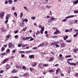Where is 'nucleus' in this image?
Listing matches in <instances>:
<instances>
[{
	"label": "nucleus",
	"instance_id": "obj_2",
	"mask_svg": "<svg viewBox=\"0 0 78 78\" xmlns=\"http://www.w3.org/2000/svg\"><path fill=\"white\" fill-rule=\"evenodd\" d=\"M5 12H0V18L2 19L5 16Z\"/></svg>",
	"mask_w": 78,
	"mask_h": 78
},
{
	"label": "nucleus",
	"instance_id": "obj_19",
	"mask_svg": "<svg viewBox=\"0 0 78 78\" xmlns=\"http://www.w3.org/2000/svg\"><path fill=\"white\" fill-rule=\"evenodd\" d=\"M1 55H2V56H4V55H5V56H6L7 55V53H6V52H5L2 53Z\"/></svg>",
	"mask_w": 78,
	"mask_h": 78
},
{
	"label": "nucleus",
	"instance_id": "obj_15",
	"mask_svg": "<svg viewBox=\"0 0 78 78\" xmlns=\"http://www.w3.org/2000/svg\"><path fill=\"white\" fill-rule=\"evenodd\" d=\"M13 1L12 0H8V2L9 3V4H12V3Z\"/></svg>",
	"mask_w": 78,
	"mask_h": 78
},
{
	"label": "nucleus",
	"instance_id": "obj_43",
	"mask_svg": "<svg viewBox=\"0 0 78 78\" xmlns=\"http://www.w3.org/2000/svg\"><path fill=\"white\" fill-rule=\"evenodd\" d=\"M37 49V47H36L35 48H33L32 49L33 50H36Z\"/></svg>",
	"mask_w": 78,
	"mask_h": 78
},
{
	"label": "nucleus",
	"instance_id": "obj_56",
	"mask_svg": "<svg viewBox=\"0 0 78 78\" xmlns=\"http://www.w3.org/2000/svg\"><path fill=\"white\" fill-rule=\"evenodd\" d=\"M3 72H4V71L3 70H1L0 71V73H3Z\"/></svg>",
	"mask_w": 78,
	"mask_h": 78
},
{
	"label": "nucleus",
	"instance_id": "obj_46",
	"mask_svg": "<svg viewBox=\"0 0 78 78\" xmlns=\"http://www.w3.org/2000/svg\"><path fill=\"white\" fill-rule=\"evenodd\" d=\"M22 25H21V27H23L24 26L23 23H22Z\"/></svg>",
	"mask_w": 78,
	"mask_h": 78
},
{
	"label": "nucleus",
	"instance_id": "obj_60",
	"mask_svg": "<svg viewBox=\"0 0 78 78\" xmlns=\"http://www.w3.org/2000/svg\"><path fill=\"white\" fill-rule=\"evenodd\" d=\"M24 8L26 10H28V9H27V8L26 7H24Z\"/></svg>",
	"mask_w": 78,
	"mask_h": 78
},
{
	"label": "nucleus",
	"instance_id": "obj_22",
	"mask_svg": "<svg viewBox=\"0 0 78 78\" xmlns=\"http://www.w3.org/2000/svg\"><path fill=\"white\" fill-rule=\"evenodd\" d=\"M67 38H68V36L67 35H66V37H63V39L65 41H66L67 39Z\"/></svg>",
	"mask_w": 78,
	"mask_h": 78
},
{
	"label": "nucleus",
	"instance_id": "obj_16",
	"mask_svg": "<svg viewBox=\"0 0 78 78\" xmlns=\"http://www.w3.org/2000/svg\"><path fill=\"white\" fill-rule=\"evenodd\" d=\"M53 60H54V58H53V57H51L49 60V62H51L52 61H53Z\"/></svg>",
	"mask_w": 78,
	"mask_h": 78
},
{
	"label": "nucleus",
	"instance_id": "obj_5",
	"mask_svg": "<svg viewBox=\"0 0 78 78\" xmlns=\"http://www.w3.org/2000/svg\"><path fill=\"white\" fill-rule=\"evenodd\" d=\"M8 60H9V58H6L5 59H4L3 61L2 62V63L3 64H5V62H7V61H8Z\"/></svg>",
	"mask_w": 78,
	"mask_h": 78
},
{
	"label": "nucleus",
	"instance_id": "obj_55",
	"mask_svg": "<svg viewBox=\"0 0 78 78\" xmlns=\"http://www.w3.org/2000/svg\"><path fill=\"white\" fill-rule=\"evenodd\" d=\"M56 46V48H58V47H59V45H58L57 44H55V45Z\"/></svg>",
	"mask_w": 78,
	"mask_h": 78
},
{
	"label": "nucleus",
	"instance_id": "obj_8",
	"mask_svg": "<svg viewBox=\"0 0 78 78\" xmlns=\"http://www.w3.org/2000/svg\"><path fill=\"white\" fill-rule=\"evenodd\" d=\"M17 70L15 69H13L12 71V72L13 73H17Z\"/></svg>",
	"mask_w": 78,
	"mask_h": 78
},
{
	"label": "nucleus",
	"instance_id": "obj_21",
	"mask_svg": "<svg viewBox=\"0 0 78 78\" xmlns=\"http://www.w3.org/2000/svg\"><path fill=\"white\" fill-rule=\"evenodd\" d=\"M22 69L23 70H25L27 69V67H26V66H23Z\"/></svg>",
	"mask_w": 78,
	"mask_h": 78
},
{
	"label": "nucleus",
	"instance_id": "obj_35",
	"mask_svg": "<svg viewBox=\"0 0 78 78\" xmlns=\"http://www.w3.org/2000/svg\"><path fill=\"white\" fill-rule=\"evenodd\" d=\"M22 46V44H19L18 45V46L19 47H20Z\"/></svg>",
	"mask_w": 78,
	"mask_h": 78
},
{
	"label": "nucleus",
	"instance_id": "obj_61",
	"mask_svg": "<svg viewBox=\"0 0 78 78\" xmlns=\"http://www.w3.org/2000/svg\"><path fill=\"white\" fill-rule=\"evenodd\" d=\"M25 56V55L23 54H22L21 55V57L22 58H23V57Z\"/></svg>",
	"mask_w": 78,
	"mask_h": 78
},
{
	"label": "nucleus",
	"instance_id": "obj_34",
	"mask_svg": "<svg viewBox=\"0 0 78 78\" xmlns=\"http://www.w3.org/2000/svg\"><path fill=\"white\" fill-rule=\"evenodd\" d=\"M65 32H66V33H67L68 32H69V30L66 29L65 30Z\"/></svg>",
	"mask_w": 78,
	"mask_h": 78
},
{
	"label": "nucleus",
	"instance_id": "obj_3",
	"mask_svg": "<svg viewBox=\"0 0 78 78\" xmlns=\"http://www.w3.org/2000/svg\"><path fill=\"white\" fill-rule=\"evenodd\" d=\"M15 46L12 43L9 42V48H11V47H12L13 48V47H14Z\"/></svg>",
	"mask_w": 78,
	"mask_h": 78
},
{
	"label": "nucleus",
	"instance_id": "obj_11",
	"mask_svg": "<svg viewBox=\"0 0 78 78\" xmlns=\"http://www.w3.org/2000/svg\"><path fill=\"white\" fill-rule=\"evenodd\" d=\"M44 43H43L41 44H40L38 46V47H42L43 46H44Z\"/></svg>",
	"mask_w": 78,
	"mask_h": 78
},
{
	"label": "nucleus",
	"instance_id": "obj_49",
	"mask_svg": "<svg viewBox=\"0 0 78 78\" xmlns=\"http://www.w3.org/2000/svg\"><path fill=\"white\" fill-rule=\"evenodd\" d=\"M8 0H6L5 2V5H6V4H8Z\"/></svg>",
	"mask_w": 78,
	"mask_h": 78
},
{
	"label": "nucleus",
	"instance_id": "obj_58",
	"mask_svg": "<svg viewBox=\"0 0 78 78\" xmlns=\"http://www.w3.org/2000/svg\"><path fill=\"white\" fill-rule=\"evenodd\" d=\"M23 41H26V38H25V37H23Z\"/></svg>",
	"mask_w": 78,
	"mask_h": 78
},
{
	"label": "nucleus",
	"instance_id": "obj_52",
	"mask_svg": "<svg viewBox=\"0 0 78 78\" xmlns=\"http://www.w3.org/2000/svg\"><path fill=\"white\" fill-rule=\"evenodd\" d=\"M20 53H24V51H19Z\"/></svg>",
	"mask_w": 78,
	"mask_h": 78
},
{
	"label": "nucleus",
	"instance_id": "obj_20",
	"mask_svg": "<svg viewBox=\"0 0 78 78\" xmlns=\"http://www.w3.org/2000/svg\"><path fill=\"white\" fill-rule=\"evenodd\" d=\"M16 67V68L17 69H19V68L20 67V68H21V66H19L18 65H16L15 66Z\"/></svg>",
	"mask_w": 78,
	"mask_h": 78
},
{
	"label": "nucleus",
	"instance_id": "obj_31",
	"mask_svg": "<svg viewBox=\"0 0 78 78\" xmlns=\"http://www.w3.org/2000/svg\"><path fill=\"white\" fill-rule=\"evenodd\" d=\"M51 20H55V18L53 17H51Z\"/></svg>",
	"mask_w": 78,
	"mask_h": 78
},
{
	"label": "nucleus",
	"instance_id": "obj_36",
	"mask_svg": "<svg viewBox=\"0 0 78 78\" xmlns=\"http://www.w3.org/2000/svg\"><path fill=\"white\" fill-rule=\"evenodd\" d=\"M1 50L2 51H3L5 50V48L3 47L2 48H1Z\"/></svg>",
	"mask_w": 78,
	"mask_h": 78
},
{
	"label": "nucleus",
	"instance_id": "obj_40",
	"mask_svg": "<svg viewBox=\"0 0 78 78\" xmlns=\"http://www.w3.org/2000/svg\"><path fill=\"white\" fill-rule=\"evenodd\" d=\"M71 57V56L70 55H69L68 56H65V58H70Z\"/></svg>",
	"mask_w": 78,
	"mask_h": 78
},
{
	"label": "nucleus",
	"instance_id": "obj_33",
	"mask_svg": "<svg viewBox=\"0 0 78 78\" xmlns=\"http://www.w3.org/2000/svg\"><path fill=\"white\" fill-rule=\"evenodd\" d=\"M9 51H10V50L9 49H7L6 51V53H9Z\"/></svg>",
	"mask_w": 78,
	"mask_h": 78
},
{
	"label": "nucleus",
	"instance_id": "obj_54",
	"mask_svg": "<svg viewBox=\"0 0 78 78\" xmlns=\"http://www.w3.org/2000/svg\"><path fill=\"white\" fill-rule=\"evenodd\" d=\"M67 20V19H64L63 20H62V22H66Z\"/></svg>",
	"mask_w": 78,
	"mask_h": 78
},
{
	"label": "nucleus",
	"instance_id": "obj_57",
	"mask_svg": "<svg viewBox=\"0 0 78 78\" xmlns=\"http://www.w3.org/2000/svg\"><path fill=\"white\" fill-rule=\"evenodd\" d=\"M46 44H45V46H47L48 45V42H46Z\"/></svg>",
	"mask_w": 78,
	"mask_h": 78
},
{
	"label": "nucleus",
	"instance_id": "obj_1",
	"mask_svg": "<svg viewBox=\"0 0 78 78\" xmlns=\"http://www.w3.org/2000/svg\"><path fill=\"white\" fill-rule=\"evenodd\" d=\"M10 17V14H7L6 15L5 19L6 21H5V23H7L8 22V18Z\"/></svg>",
	"mask_w": 78,
	"mask_h": 78
},
{
	"label": "nucleus",
	"instance_id": "obj_50",
	"mask_svg": "<svg viewBox=\"0 0 78 78\" xmlns=\"http://www.w3.org/2000/svg\"><path fill=\"white\" fill-rule=\"evenodd\" d=\"M69 16V18H72L74 17V16L73 15H70V16Z\"/></svg>",
	"mask_w": 78,
	"mask_h": 78
},
{
	"label": "nucleus",
	"instance_id": "obj_42",
	"mask_svg": "<svg viewBox=\"0 0 78 78\" xmlns=\"http://www.w3.org/2000/svg\"><path fill=\"white\" fill-rule=\"evenodd\" d=\"M51 22H52V21H51L50 19L48 20V23H51Z\"/></svg>",
	"mask_w": 78,
	"mask_h": 78
},
{
	"label": "nucleus",
	"instance_id": "obj_63",
	"mask_svg": "<svg viewBox=\"0 0 78 78\" xmlns=\"http://www.w3.org/2000/svg\"><path fill=\"white\" fill-rule=\"evenodd\" d=\"M12 9H13V10H14H14H15V7H13L12 8Z\"/></svg>",
	"mask_w": 78,
	"mask_h": 78
},
{
	"label": "nucleus",
	"instance_id": "obj_30",
	"mask_svg": "<svg viewBox=\"0 0 78 78\" xmlns=\"http://www.w3.org/2000/svg\"><path fill=\"white\" fill-rule=\"evenodd\" d=\"M44 67H47L48 66V64H44L43 65Z\"/></svg>",
	"mask_w": 78,
	"mask_h": 78
},
{
	"label": "nucleus",
	"instance_id": "obj_17",
	"mask_svg": "<svg viewBox=\"0 0 78 78\" xmlns=\"http://www.w3.org/2000/svg\"><path fill=\"white\" fill-rule=\"evenodd\" d=\"M23 15V13H22V12H21L20 16V18H22Z\"/></svg>",
	"mask_w": 78,
	"mask_h": 78
},
{
	"label": "nucleus",
	"instance_id": "obj_9",
	"mask_svg": "<svg viewBox=\"0 0 78 78\" xmlns=\"http://www.w3.org/2000/svg\"><path fill=\"white\" fill-rule=\"evenodd\" d=\"M57 43H58V42H55V41H54L52 42L51 43V45H55L56 44H57Z\"/></svg>",
	"mask_w": 78,
	"mask_h": 78
},
{
	"label": "nucleus",
	"instance_id": "obj_28",
	"mask_svg": "<svg viewBox=\"0 0 78 78\" xmlns=\"http://www.w3.org/2000/svg\"><path fill=\"white\" fill-rule=\"evenodd\" d=\"M52 6H49L48 5H47V8L48 9H50V8H51Z\"/></svg>",
	"mask_w": 78,
	"mask_h": 78
},
{
	"label": "nucleus",
	"instance_id": "obj_47",
	"mask_svg": "<svg viewBox=\"0 0 78 78\" xmlns=\"http://www.w3.org/2000/svg\"><path fill=\"white\" fill-rule=\"evenodd\" d=\"M66 42H68V43H69V42H71V40H67L66 41Z\"/></svg>",
	"mask_w": 78,
	"mask_h": 78
},
{
	"label": "nucleus",
	"instance_id": "obj_38",
	"mask_svg": "<svg viewBox=\"0 0 78 78\" xmlns=\"http://www.w3.org/2000/svg\"><path fill=\"white\" fill-rule=\"evenodd\" d=\"M14 14L16 16H17V12H14Z\"/></svg>",
	"mask_w": 78,
	"mask_h": 78
},
{
	"label": "nucleus",
	"instance_id": "obj_62",
	"mask_svg": "<svg viewBox=\"0 0 78 78\" xmlns=\"http://www.w3.org/2000/svg\"><path fill=\"white\" fill-rule=\"evenodd\" d=\"M18 32V30H16L14 32V33L15 34H16Z\"/></svg>",
	"mask_w": 78,
	"mask_h": 78
},
{
	"label": "nucleus",
	"instance_id": "obj_29",
	"mask_svg": "<svg viewBox=\"0 0 78 78\" xmlns=\"http://www.w3.org/2000/svg\"><path fill=\"white\" fill-rule=\"evenodd\" d=\"M54 72V70L53 69L50 70L48 71V72Z\"/></svg>",
	"mask_w": 78,
	"mask_h": 78
},
{
	"label": "nucleus",
	"instance_id": "obj_13",
	"mask_svg": "<svg viewBox=\"0 0 78 78\" xmlns=\"http://www.w3.org/2000/svg\"><path fill=\"white\" fill-rule=\"evenodd\" d=\"M78 3V0H76L74 2H73V4H75V5H76Z\"/></svg>",
	"mask_w": 78,
	"mask_h": 78
},
{
	"label": "nucleus",
	"instance_id": "obj_14",
	"mask_svg": "<svg viewBox=\"0 0 78 78\" xmlns=\"http://www.w3.org/2000/svg\"><path fill=\"white\" fill-rule=\"evenodd\" d=\"M37 65V63H33V64H32V67H35Z\"/></svg>",
	"mask_w": 78,
	"mask_h": 78
},
{
	"label": "nucleus",
	"instance_id": "obj_7",
	"mask_svg": "<svg viewBox=\"0 0 78 78\" xmlns=\"http://www.w3.org/2000/svg\"><path fill=\"white\" fill-rule=\"evenodd\" d=\"M44 27H43L42 28V29L41 30L40 33L41 34H43V33H44Z\"/></svg>",
	"mask_w": 78,
	"mask_h": 78
},
{
	"label": "nucleus",
	"instance_id": "obj_10",
	"mask_svg": "<svg viewBox=\"0 0 78 78\" xmlns=\"http://www.w3.org/2000/svg\"><path fill=\"white\" fill-rule=\"evenodd\" d=\"M29 57L30 59L31 58H34V55H29Z\"/></svg>",
	"mask_w": 78,
	"mask_h": 78
},
{
	"label": "nucleus",
	"instance_id": "obj_6",
	"mask_svg": "<svg viewBox=\"0 0 78 78\" xmlns=\"http://www.w3.org/2000/svg\"><path fill=\"white\" fill-rule=\"evenodd\" d=\"M0 29L2 32H5V31H6V30L4 28H3V27H1L0 28Z\"/></svg>",
	"mask_w": 78,
	"mask_h": 78
},
{
	"label": "nucleus",
	"instance_id": "obj_64",
	"mask_svg": "<svg viewBox=\"0 0 78 78\" xmlns=\"http://www.w3.org/2000/svg\"><path fill=\"white\" fill-rule=\"evenodd\" d=\"M72 58H70L68 59V61H72Z\"/></svg>",
	"mask_w": 78,
	"mask_h": 78
},
{
	"label": "nucleus",
	"instance_id": "obj_32",
	"mask_svg": "<svg viewBox=\"0 0 78 78\" xmlns=\"http://www.w3.org/2000/svg\"><path fill=\"white\" fill-rule=\"evenodd\" d=\"M31 19H32L33 20H34L36 19V17L34 16L32 17H31Z\"/></svg>",
	"mask_w": 78,
	"mask_h": 78
},
{
	"label": "nucleus",
	"instance_id": "obj_39",
	"mask_svg": "<svg viewBox=\"0 0 78 78\" xmlns=\"http://www.w3.org/2000/svg\"><path fill=\"white\" fill-rule=\"evenodd\" d=\"M11 36L10 34H9L6 36V37L7 38H9V37Z\"/></svg>",
	"mask_w": 78,
	"mask_h": 78
},
{
	"label": "nucleus",
	"instance_id": "obj_41",
	"mask_svg": "<svg viewBox=\"0 0 78 78\" xmlns=\"http://www.w3.org/2000/svg\"><path fill=\"white\" fill-rule=\"evenodd\" d=\"M69 30V33H71V32H72V28H71Z\"/></svg>",
	"mask_w": 78,
	"mask_h": 78
},
{
	"label": "nucleus",
	"instance_id": "obj_51",
	"mask_svg": "<svg viewBox=\"0 0 78 78\" xmlns=\"http://www.w3.org/2000/svg\"><path fill=\"white\" fill-rule=\"evenodd\" d=\"M74 13H75V14H76L77 13H78V11H74Z\"/></svg>",
	"mask_w": 78,
	"mask_h": 78
},
{
	"label": "nucleus",
	"instance_id": "obj_45",
	"mask_svg": "<svg viewBox=\"0 0 78 78\" xmlns=\"http://www.w3.org/2000/svg\"><path fill=\"white\" fill-rule=\"evenodd\" d=\"M53 37L54 39H55V38H57V37H58V36L56 35L54 36Z\"/></svg>",
	"mask_w": 78,
	"mask_h": 78
},
{
	"label": "nucleus",
	"instance_id": "obj_44",
	"mask_svg": "<svg viewBox=\"0 0 78 78\" xmlns=\"http://www.w3.org/2000/svg\"><path fill=\"white\" fill-rule=\"evenodd\" d=\"M27 44H24L22 46V47H26V46H27Z\"/></svg>",
	"mask_w": 78,
	"mask_h": 78
},
{
	"label": "nucleus",
	"instance_id": "obj_12",
	"mask_svg": "<svg viewBox=\"0 0 78 78\" xmlns=\"http://www.w3.org/2000/svg\"><path fill=\"white\" fill-rule=\"evenodd\" d=\"M61 47H65V46L66 45V44L64 43H61Z\"/></svg>",
	"mask_w": 78,
	"mask_h": 78
},
{
	"label": "nucleus",
	"instance_id": "obj_24",
	"mask_svg": "<svg viewBox=\"0 0 78 78\" xmlns=\"http://www.w3.org/2000/svg\"><path fill=\"white\" fill-rule=\"evenodd\" d=\"M70 65L71 66H76V63H71Z\"/></svg>",
	"mask_w": 78,
	"mask_h": 78
},
{
	"label": "nucleus",
	"instance_id": "obj_48",
	"mask_svg": "<svg viewBox=\"0 0 78 78\" xmlns=\"http://www.w3.org/2000/svg\"><path fill=\"white\" fill-rule=\"evenodd\" d=\"M78 34H77V32L76 33V34H75L74 35V37H75L76 36H78Z\"/></svg>",
	"mask_w": 78,
	"mask_h": 78
},
{
	"label": "nucleus",
	"instance_id": "obj_18",
	"mask_svg": "<svg viewBox=\"0 0 78 78\" xmlns=\"http://www.w3.org/2000/svg\"><path fill=\"white\" fill-rule=\"evenodd\" d=\"M29 69L30 70V71L31 72H32V71H33V70H34V68L30 67V68H29Z\"/></svg>",
	"mask_w": 78,
	"mask_h": 78
},
{
	"label": "nucleus",
	"instance_id": "obj_53",
	"mask_svg": "<svg viewBox=\"0 0 78 78\" xmlns=\"http://www.w3.org/2000/svg\"><path fill=\"white\" fill-rule=\"evenodd\" d=\"M42 66V63H40L39 64V65H38V67H41Z\"/></svg>",
	"mask_w": 78,
	"mask_h": 78
},
{
	"label": "nucleus",
	"instance_id": "obj_25",
	"mask_svg": "<svg viewBox=\"0 0 78 78\" xmlns=\"http://www.w3.org/2000/svg\"><path fill=\"white\" fill-rule=\"evenodd\" d=\"M73 24V23L72 21H69V25H72Z\"/></svg>",
	"mask_w": 78,
	"mask_h": 78
},
{
	"label": "nucleus",
	"instance_id": "obj_23",
	"mask_svg": "<svg viewBox=\"0 0 78 78\" xmlns=\"http://www.w3.org/2000/svg\"><path fill=\"white\" fill-rule=\"evenodd\" d=\"M26 53H31V51L29 50V51H26Z\"/></svg>",
	"mask_w": 78,
	"mask_h": 78
},
{
	"label": "nucleus",
	"instance_id": "obj_4",
	"mask_svg": "<svg viewBox=\"0 0 78 78\" xmlns=\"http://www.w3.org/2000/svg\"><path fill=\"white\" fill-rule=\"evenodd\" d=\"M60 33V31H59L58 30V29H56V31L54 33V34H59V33Z\"/></svg>",
	"mask_w": 78,
	"mask_h": 78
},
{
	"label": "nucleus",
	"instance_id": "obj_37",
	"mask_svg": "<svg viewBox=\"0 0 78 78\" xmlns=\"http://www.w3.org/2000/svg\"><path fill=\"white\" fill-rule=\"evenodd\" d=\"M77 51H78V49H74V52H76Z\"/></svg>",
	"mask_w": 78,
	"mask_h": 78
},
{
	"label": "nucleus",
	"instance_id": "obj_59",
	"mask_svg": "<svg viewBox=\"0 0 78 78\" xmlns=\"http://www.w3.org/2000/svg\"><path fill=\"white\" fill-rule=\"evenodd\" d=\"M67 62H68V63L69 65H71V63L69 61H67Z\"/></svg>",
	"mask_w": 78,
	"mask_h": 78
},
{
	"label": "nucleus",
	"instance_id": "obj_27",
	"mask_svg": "<svg viewBox=\"0 0 78 78\" xmlns=\"http://www.w3.org/2000/svg\"><path fill=\"white\" fill-rule=\"evenodd\" d=\"M30 38H32V37H26V40H29V39H30Z\"/></svg>",
	"mask_w": 78,
	"mask_h": 78
},
{
	"label": "nucleus",
	"instance_id": "obj_26",
	"mask_svg": "<svg viewBox=\"0 0 78 78\" xmlns=\"http://www.w3.org/2000/svg\"><path fill=\"white\" fill-rule=\"evenodd\" d=\"M27 27H25L23 29V31H25V30H27Z\"/></svg>",
	"mask_w": 78,
	"mask_h": 78
}]
</instances>
